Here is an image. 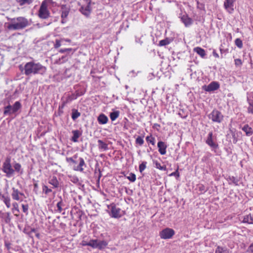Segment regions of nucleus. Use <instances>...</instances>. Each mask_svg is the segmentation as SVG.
<instances>
[{
	"label": "nucleus",
	"instance_id": "obj_31",
	"mask_svg": "<svg viewBox=\"0 0 253 253\" xmlns=\"http://www.w3.org/2000/svg\"><path fill=\"white\" fill-rule=\"evenodd\" d=\"M199 191L201 193L203 194L205 193L207 191V188L202 184H200L197 186Z\"/></svg>",
	"mask_w": 253,
	"mask_h": 253
},
{
	"label": "nucleus",
	"instance_id": "obj_25",
	"mask_svg": "<svg viewBox=\"0 0 253 253\" xmlns=\"http://www.w3.org/2000/svg\"><path fill=\"white\" fill-rule=\"evenodd\" d=\"M97 142L99 149H102L103 150H106L108 149V145L104 142L102 140L99 139Z\"/></svg>",
	"mask_w": 253,
	"mask_h": 253
},
{
	"label": "nucleus",
	"instance_id": "obj_63",
	"mask_svg": "<svg viewBox=\"0 0 253 253\" xmlns=\"http://www.w3.org/2000/svg\"><path fill=\"white\" fill-rule=\"evenodd\" d=\"M34 187H38V184H34Z\"/></svg>",
	"mask_w": 253,
	"mask_h": 253
},
{
	"label": "nucleus",
	"instance_id": "obj_30",
	"mask_svg": "<svg viewBox=\"0 0 253 253\" xmlns=\"http://www.w3.org/2000/svg\"><path fill=\"white\" fill-rule=\"evenodd\" d=\"M4 221L6 223H9L11 221L10 213L9 212L3 213Z\"/></svg>",
	"mask_w": 253,
	"mask_h": 253
},
{
	"label": "nucleus",
	"instance_id": "obj_39",
	"mask_svg": "<svg viewBox=\"0 0 253 253\" xmlns=\"http://www.w3.org/2000/svg\"><path fill=\"white\" fill-rule=\"evenodd\" d=\"M146 140L147 142H150L153 145H155V138L152 137V135L147 136L146 138Z\"/></svg>",
	"mask_w": 253,
	"mask_h": 253
},
{
	"label": "nucleus",
	"instance_id": "obj_41",
	"mask_svg": "<svg viewBox=\"0 0 253 253\" xmlns=\"http://www.w3.org/2000/svg\"><path fill=\"white\" fill-rule=\"evenodd\" d=\"M13 167L16 171L19 172L21 169V166L19 163H16L14 164Z\"/></svg>",
	"mask_w": 253,
	"mask_h": 253
},
{
	"label": "nucleus",
	"instance_id": "obj_24",
	"mask_svg": "<svg viewBox=\"0 0 253 253\" xmlns=\"http://www.w3.org/2000/svg\"><path fill=\"white\" fill-rule=\"evenodd\" d=\"M49 183L53 185L54 188H57L59 186V182L55 176H53L49 179Z\"/></svg>",
	"mask_w": 253,
	"mask_h": 253
},
{
	"label": "nucleus",
	"instance_id": "obj_32",
	"mask_svg": "<svg viewBox=\"0 0 253 253\" xmlns=\"http://www.w3.org/2000/svg\"><path fill=\"white\" fill-rule=\"evenodd\" d=\"M81 115V113L79 112L77 110H73L72 114V118L73 120H75Z\"/></svg>",
	"mask_w": 253,
	"mask_h": 253
},
{
	"label": "nucleus",
	"instance_id": "obj_64",
	"mask_svg": "<svg viewBox=\"0 0 253 253\" xmlns=\"http://www.w3.org/2000/svg\"><path fill=\"white\" fill-rule=\"evenodd\" d=\"M75 180H76V179H74V182H76V181Z\"/></svg>",
	"mask_w": 253,
	"mask_h": 253
},
{
	"label": "nucleus",
	"instance_id": "obj_12",
	"mask_svg": "<svg viewBox=\"0 0 253 253\" xmlns=\"http://www.w3.org/2000/svg\"><path fill=\"white\" fill-rule=\"evenodd\" d=\"M121 209L117 208L115 205H111L110 215L114 218H120L121 217Z\"/></svg>",
	"mask_w": 253,
	"mask_h": 253
},
{
	"label": "nucleus",
	"instance_id": "obj_27",
	"mask_svg": "<svg viewBox=\"0 0 253 253\" xmlns=\"http://www.w3.org/2000/svg\"><path fill=\"white\" fill-rule=\"evenodd\" d=\"M215 253H229V252L226 248L218 246L215 250Z\"/></svg>",
	"mask_w": 253,
	"mask_h": 253
},
{
	"label": "nucleus",
	"instance_id": "obj_47",
	"mask_svg": "<svg viewBox=\"0 0 253 253\" xmlns=\"http://www.w3.org/2000/svg\"><path fill=\"white\" fill-rule=\"evenodd\" d=\"M53 1L52 0H44L42 3V4H44V6H47L48 3H52Z\"/></svg>",
	"mask_w": 253,
	"mask_h": 253
},
{
	"label": "nucleus",
	"instance_id": "obj_8",
	"mask_svg": "<svg viewBox=\"0 0 253 253\" xmlns=\"http://www.w3.org/2000/svg\"><path fill=\"white\" fill-rule=\"evenodd\" d=\"M174 233V231L172 229L166 228L160 232L159 235L162 239H168L171 238Z\"/></svg>",
	"mask_w": 253,
	"mask_h": 253
},
{
	"label": "nucleus",
	"instance_id": "obj_35",
	"mask_svg": "<svg viewBox=\"0 0 253 253\" xmlns=\"http://www.w3.org/2000/svg\"><path fill=\"white\" fill-rule=\"evenodd\" d=\"M154 163L155 164V167L157 169H158L160 170H164L166 169V166H161V164L160 163H159L158 161H154Z\"/></svg>",
	"mask_w": 253,
	"mask_h": 253
},
{
	"label": "nucleus",
	"instance_id": "obj_14",
	"mask_svg": "<svg viewBox=\"0 0 253 253\" xmlns=\"http://www.w3.org/2000/svg\"><path fill=\"white\" fill-rule=\"evenodd\" d=\"M206 143L212 148H217L218 145L215 144L212 140V132H211L208 134Z\"/></svg>",
	"mask_w": 253,
	"mask_h": 253
},
{
	"label": "nucleus",
	"instance_id": "obj_57",
	"mask_svg": "<svg viewBox=\"0 0 253 253\" xmlns=\"http://www.w3.org/2000/svg\"><path fill=\"white\" fill-rule=\"evenodd\" d=\"M249 251L253 253V243L249 246Z\"/></svg>",
	"mask_w": 253,
	"mask_h": 253
},
{
	"label": "nucleus",
	"instance_id": "obj_54",
	"mask_svg": "<svg viewBox=\"0 0 253 253\" xmlns=\"http://www.w3.org/2000/svg\"><path fill=\"white\" fill-rule=\"evenodd\" d=\"M232 136L233 137V143H236L237 142V139L236 137V134H235V133L234 132H232Z\"/></svg>",
	"mask_w": 253,
	"mask_h": 253
},
{
	"label": "nucleus",
	"instance_id": "obj_3",
	"mask_svg": "<svg viewBox=\"0 0 253 253\" xmlns=\"http://www.w3.org/2000/svg\"><path fill=\"white\" fill-rule=\"evenodd\" d=\"M10 162V158L7 157L2 165V171L8 177L11 176L14 172V170L12 168Z\"/></svg>",
	"mask_w": 253,
	"mask_h": 253
},
{
	"label": "nucleus",
	"instance_id": "obj_1",
	"mask_svg": "<svg viewBox=\"0 0 253 253\" xmlns=\"http://www.w3.org/2000/svg\"><path fill=\"white\" fill-rule=\"evenodd\" d=\"M7 19L11 21L8 24L7 27L9 30H21L30 25L28 20L24 17L20 16L14 18H7Z\"/></svg>",
	"mask_w": 253,
	"mask_h": 253
},
{
	"label": "nucleus",
	"instance_id": "obj_18",
	"mask_svg": "<svg viewBox=\"0 0 253 253\" xmlns=\"http://www.w3.org/2000/svg\"><path fill=\"white\" fill-rule=\"evenodd\" d=\"M181 20L186 27H188L192 23V20L187 15H183L180 17Z\"/></svg>",
	"mask_w": 253,
	"mask_h": 253
},
{
	"label": "nucleus",
	"instance_id": "obj_7",
	"mask_svg": "<svg viewBox=\"0 0 253 253\" xmlns=\"http://www.w3.org/2000/svg\"><path fill=\"white\" fill-rule=\"evenodd\" d=\"M50 12L48 10L47 6H44V4L41 5L38 11V16L42 19H46L50 17Z\"/></svg>",
	"mask_w": 253,
	"mask_h": 253
},
{
	"label": "nucleus",
	"instance_id": "obj_22",
	"mask_svg": "<svg viewBox=\"0 0 253 253\" xmlns=\"http://www.w3.org/2000/svg\"><path fill=\"white\" fill-rule=\"evenodd\" d=\"M193 51L196 52L202 58H204L206 55L205 50L200 47H195L193 49Z\"/></svg>",
	"mask_w": 253,
	"mask_h": 253
},
{
	"label": "nucleus",
	"instance_id": "obj_19",
	"mask_svg": "<svg viewBox=\"0 0 253 253\" xmlns=\"http://www.w3.org/2000/svg\"><path fill=\"white\" fill-rule=\"evenodd\" d=\"M242 130L246 133L247 136H251L253 134V130L252 128L248 125H245L242 128Z\"/></svg>",
	"mask_w": 253,
	"mask_h": 253
},
{
	"label": "nucleus",
	"instance_id": "obj_60",
	"mask_svg": "<svg viewBox=\"0 0 253 253\" xmlns=\"http://www.w3.org/2000/svg\"><path fill=\"white\" fill-rule=\"evenodd\" d=\"M20 196H24V193H21V192H20L19 196L20 197Z\"/></svg>",
	"mask_w": 253,
	"mask_h": 253
},
{
	"label": "nucleus",
	"instance_id": "obj_37",
	"mask_svg": "<svg viewBox=\"0 0 253 253\" xmlns=\"http://www.w3.org/2000/svg\"><path fill=\"white\" fill-rule=\"evenodd\" d=\"M63 206L64 204L62 202V200L61 199V200L57 204V210L59 212H61L62 211V207Z\"/></svg>",
	"mask_w": 253,
	"mask_h": 253
},
{
	"label": "nucleus",
	"instance_id": "obj_6",
	"mask_svg": "<svg viewBox=\"0 0 253 253\" xmlns=\"http://www.w3.org/2000/svg\"><path fill=\"white\" fill-rule=\"evenodd\" d=\"M108 243L107 242L105 241H99L98 240H90L89 241V246L91 247L94 249H98L99 250H102L107 245Z\"/></svg>",
	"mask_w": 253,
	"mask_h": 253
},
{
	"label": "nucleus",
	"instance_id": "obj_45",
	"mask_svg": "<svg viewBox=\"0 0 253 253\" xmlns=\"http://www.w3.org/2000/svg\"><path fill=\"white\" fill-rule=\"evenodd\" d=\"M230 178V180L234 184H235L236 185H238L239 184H238V182H239V180L238 179H237L236 178H235V177L234 176H232L231 177L229 178Z\"/></svg>",
	"mask_w": 253,
	"mask_h": 253
},
{
	"label": "nucleus",
	"instance_id": "obj_2",
	"mask_svg": "<svg viewBox=\"0 0 253 253\" xmlns=\"http://www.w3.org/2000/svg\"><path fill=\"white\" fill-rule=\"evenodd\" d=\"M46 70L45 67L39 63L31 61L27 63L24 66V73L26 76L32 74H43Z\"/></svg>",
	"mask_w": 253,
	"mask_h": 253
},
{
	"label": "nucleus",
	"instance_id": "obj_13",
	"mask_svg": "<svg viewBox=\"0 0 253 253\" xmlns=\"http://www.w3.org/2000/svg\"><path fill=\"white\" fill-rule=\"evenodd\" d=\"M158 151L161 155H165L166 154V149L167 145L163 141H159L157 144Z\"/></svg>",
	"mask_w": 253,
	"mask_h": 253
},
{
	"label": "nucleus",
	"instance_id": "obj_42",
	"mask_svg": "<svg viewBox=\"0 0 253 253\" xmlns=\"http://www.w3.org/2000/svg\"><path fill=\"white\" fill-rule=\"evenodd\" d=\"M135 142L136 144H139V145H142L144 143V140L141 136H138Z\"/></svg>",
	"mask_w": 253,
	"mask_h": 253
},
{
	"label": "nucleus",
	"instance_id": "obj_23",
	"mask_svg": "<svg viewBox=\"0 0 253 253\" xmlns=\"http://www.w3.org/2000/svg\"><path fill=\"white\" fill-rule=\"evenodd\" d=\"M1 199L5 204L7 208L10 207V199L9 196L2 195L1 196Z\"/></svg>",
	"mask_w": 253,
	"mask_h": 253
},
{
	"label": "nucleus",
	"instance_id": "obj_16",
	"mask_svg": "<svg viewBox=\"0 0 253 253\" xmlns=\"http://www.w3.org/2000/svg\"><path fill=\"white\" fill-rule=\"evenodd\" d=\"M242 222L248 224H253V214L249 213V214L244 215L241 217Z\"/></svg>",
	"mask_w": 253,
	"mask_h": 253
},
{
	"label": "nucleus",
	"instance_id": "obj_34",
	"mask_svg": "<svg viewBox=\"0 0 253 253\" xmlns=\"http://www.w3.org/2000/svg\"><path fill=\"white\" fill-rule=\"evenodd\" d=\"M249 106L248 107V113L253 114V102L252 101L248 100Z\"/></svg>",
	"mask_w": 253,
	"mask_h": 253
},
{
	"label": "nucleus",
	"instance_id": "obj_55",
	"mask_svg": "<svg viewBox=\"0 0 253 253\" xmlns=\"http://www.w3.org/2000/svg\"><path fill=\"white\" fill-rule=\"evenodd\" d=\"M74 95L76 96V98H77L78 97L81 96L84 94V93H80L78 91H76L75 93H74Z\"/></svg>",
	"mask_w": 253,
	"mask_h": 253
},
{
	"label": "nucleus",
	"instance_id": "obj_49",
	"mask_svg": "<svg viewBox=\"0 0 253 253\" xmlns=\"http://www.w3.org/2000/svg\"><path fill=\"white\" fill-rule=\"evenodd\" d=\"M169 176H175L177 177H179V173L178 171V169L170 174Z\"/></svg>",
	"mask_w": 253,
	"mask_h": 253
},
{
	"label": "nucleus",
	"instance_id": "obj_38",
	"mask_svg": "<svg viewBox=\"0 0 253 253\" xmlns=\"http://www.w3.org/2000/svg\"><path fill=\"white\" fill-rule=\"evenodd\" d=\"M146 162H143L139 166V170L140 172H142L146 168Z\"/></svg>",
	"mask_w": 253,
	"mask_h": 253
},
{
	"label": "nucleus",
	"instance_id": "obj_17",
	"mask_svg": "<svg viewBox=\"0 0 253 253\" xmlns=\"http://www.w3.org/2000/svg\"><path fill=\"white\" fill-rule=\"evenodd\" d=\"M12 190L11 196L12 199L16 201H22L23 199L19 196L20 191L14 187L12 188Z\"/></svg>",
	"mask_w": 253,
	"mask_h": 253
},
{
	"label": "nucleus",
	"instance_id": "obj_44",
	"mask_svg": "<svg viewBox=\"0 0 253 253\" xmlns=\"http://www.w3.org/2000/svg\"><path fill=\"white\" fill-rule=\"evenodd\" d=\"M13 208L12 209V211L13 212H14L15 211H17V212H19V209H18V205L17 203L14 202L12 204Z\"/></svg>",
	"mask_w": 253,
	"mask_h": 253
},
{
	"label": "nucleus",
	"instance_id": "obj_62",
	"mask_svg": "<svg viewBox=\"0 0 253 253\" xmlns=\"http://www.w3.org/2000/svg\"><path fill=\"white\" fill-rule=\"evenodd\" d=\"M65 41L67 42H71V40H69V39H67V40H65Z\"/></svg>",
	"mask_w": 253,
	"mask_h": 253
},
{
	"label": "nucleus",
	"instance_id": "obj_59",
	"mask_svg": "<svg viewBox=\"0 0 253 253\" xmlns=\"http://www.w3.org/2000/svg\"><path fill=\"white\" fill-rule=\"evenodd\" d=\"M72 158H73L74 160L77 159L78 158V155L77 154L74 155Z\"/></svg>",
	"mask_w": 253,
	"mask_h": 253
},
{
	"label": "nucleus",
	"instance_id": "obj_53",
	"mask_svg": "<svg viewBox=\"0 0 253 253\" xmlns=\"http://www.w3.org/2000/svg\"><path fill=\"white\" fill-rule=\"evenodd\" d=\"M197 7L200 9H203L204 8V5L203 4L200 3L197 1Z\"/></svg>",
	"mask_w": 253,
	"mask_h": 253
},
{
	"label": "nucleus",
	"instance_id": "obj_29",
	"mask_svg": "<svg viewBox=\"0 0 253 253\" xmlns=\"http://www.w3.org/2000/svg\"><path fill=\"white\" fill-rule=\"evenodd\" d=\"M120 112L119 111H114L111 112L110 114V117L112 121H115L117 118L119 117Z\"/></svg>",
	"mask_w": 253,
	"mask_h": 253
},
{
	"label": "nucleus",
	"instance_id": "obj_4",
	"mask_svg": "<svg viewBox=\"0 0 253 253\" xmlns=\"http://www.w3.org/2000/svg\"><path fill=\"white\" fill-rule=\"evenodd\" d=\"M21 107V105L19 101L15 102L13 106L10 105L5 106L4 108V115H10L16 113Z\"/></svg>",
	"mask_w": 253,
	"mask_h": 253
},
{
	"label": "nucleus",
	"instance_id": "obj_33",
	"mask_svg": "<svg viewBox=\"0 0 253 253\" xmlns=\"http://www.w3.org/2000/svg\"><path fill=\"white\" fill-rule=\"evenodd\" d=\"M34 0H19L18 3L22 6L24 4H30Z\"/></svg>",
	"mask_w": 253,
	"mask_h": 253
},
{
	"label": "nucleus",
	"instance_id": "obj_9",
	"mask_svg": "<svg viewBox=\"0 0 253 253\" xmlns=\"http://www.w3.org/2000/svg\"><path fill=\"white\" fill-rule=\"evenodd\" d=\"M236 0H224V8L229 13L231 14L234 10V3Z\"/></svg>",
	"mask_w": 253,
	"mask_h": 253
},
{
	"label": "nucleus",
	"instance_id": "obj_11",
	"mask_svg": "<svg viewBox=\"0 0 253 253\" xmlns=\"http://www.w3.org/2000/svg\"><path fill=\"white\" fill-rule=\"evenodd\" d=\"M219 87V84L216 82H212L208 85H205L203 88L207 91H212L217 90Z\"/></svg>",
	"mask_w": 253,
	"mask_h": 253
},
{
	"label": "nucleus",
	"instance_id": "obj_58",
	"mask_svg": "<svg viewBox=\"0 0 253 253\" xmlns=\"http://www.w3.org/2000/svg\"><path fill=\"white\" fill-rule=\"evenodd\" d=\"M213 55L215 57H216V58H218L219 57L218 54L216 52H215L214 51H213Z\"/></svg>",
	"mask_w": 253,
	"mask_h": 253
},
{
	"label": "nucleus",
	"instance_id": "obj_46",
	"mask_svg": "<svg viewBox=\"0 0 253 253\" xmlns=\"http://www.w3.org/2000/svg\"><path fill=\"white\" fill-rule=\"evenodd\" d=\"M235 64L237 66H241L242 65V62L240 59H235Z\"/></svg>",
	"mask_w": 253,
	"mask_h": 253
},
{
	"label": "nucleus",
	"instance_id": "obj_36",
	"mask_svg": "<svg viewBox=\"0 0 253 253\" xmlns=\"http://www.w3.org/2000/svg\"><path fill=\"white\" fill-rule=\"evenodd\" d=\"M235 45L239 48H241L243 47V42L240 39H236L235 41Z\"/></svg>",
	"mask_w": 253,
	"mask_h": 253
},
{
	"label": "nucleus",
	"instance_id": "obj_50",
	"mask_svg": "<svg viewBox=\"0 0 253 253\" xmlns=\"http://www.w3.org/2000/svg\"><path fill=\"white\" fill-rule=\"evenodd\" d=\"M66 161L67 162H72L73 164H76V161H75V160L73 159V158L70 157V158H66Z\"/></svg>",
	"mask_w": 253,
	"mask_h": 253
},
{
	"label": "nucleus",
	"instance_id": "obj_26",
	"mask_svg": "<svg viewBox=\"0 0 253 253\" xmlns=\"http://www.w3.org/2000/svg\"><path fill=\"white\" fill-rule=\"evenodd\" d=\"M76 99H77L76 96L75 95H74V94L73 93L71 95H69L67 97L66 100L63 102V105H65L66 104H67V103L70 102L71 101H72V100H75Z\"/></svg>",
	"mask_w": 253,
	"mask_h": 253
},
{
	"label": "nucleus",
	"instance_id": "obj_21",
	"mask_svg": "<svg viewBox=\"0 0 253 253\" xmlns=\"http://www.w3.org/2000/svg\"><path fill=\"white\" fill-rule=\"evenodd\" d=\"M97 120L99 124L104 125L107 123L108 121V119L107 117L104 114H101L98 117Z\"/></svg>",
	"mask_w": 253,
	"mask_h": 253
},
{
	"label": "nucleus",
	"instance_id": "obj_52",
	"mask_svg": "<svg viewBox=\"0 0 253 253\" xmlns=\"http://www.w3.org/2000/svg\"><path fill=\"white\" fill-rule=\"evenodd\" d=\"M72 50V48H65V49H61L59 50V52L61 53H64L66 51H70Z\"/></svg>",
	"mask_w": 253,
	"mask_h": 253
},
{
	"label": "nucleus",
	"instance_id": "obj_56",
	"mask_svg": "<svg viewBox=\"0 0 253 253\" xmlns=\"http://www.w3.org/2000/svg\"><path fill=\"white\" fill-rule=\"evenodd\" d=\"M82 245L84 246H89V242H87L85 241H83L82 242Z\"/></svg>",
	"mask_w": 253,
	"mask_h": 253
},
{
	"label": "nucleus",
	"instance_id": "obj_5",
	"mask_svg": "<svg viewBox=\"0 0 253 253\" xmlns=\"http://www.w3.org/2000/svg\"><path fill=\"white\" fill-rule=\"evenodd\" d=\"M209 119L217 123H221L223 119V116L217 110H213L209 115Z\"/></svg>",
	"mask_w": 253,
	"mask_h": 253
},
{
	"label": "nucleus",
	"instance_id": "obj_48",
	"mask_svg": "<svg viewBox=\"0 0 253 253\" xmlns=\"http://www.w3.org/2000/svg\"><path fill=\"white\" fill-rule=\"evenodd\" d=\"M61 46V41L56 40L55 41V43L54 44V47L57 48Z\"/></svg>",
	"mask_w": 253,
	"mask_h": 253
},
{
	"label": "nucleus",
	"instance_id": "obj_40",
	"mask_svg": "<svg viewBox=\"0 0 253 253\" xmlns=\"http://www.w3.org/2000/svg\"><path fill=\"white\" fill-rule=\"evenodd\" d=\"M127 178L131 182H134L136 180V176L133 173H130Z\"/></svg>",
	"mask_w": 253,
	"mask_h": 253
},
{
	"label": "nucleus",
	"instance_id": "obj_51",
	"mask_svg": "<svg viewBox=\"0 0 253 253\" xmlns=\"http://www.w3.org/2000/svg\"><path fill=\"white\" fill-rule=\"evenodd\" d=\"M22 207L24 212H26L28 211L29 208L28 205H22Z\"/></svg>",
	"mask_w": 253,
	"mask_h": 253
},
{
	"label": "nucleus",
	"instance_id": "obj_10",
	"mask_svg": "<svg viewBox=\"0 0 253 253\" xmlns=\"http://www.w3.org/2000/svg\"><path fill=\"white\" fill-rule=\"evenodd\" d=\"M61 18L62 23H65L66 22V19L69 15L70 11V8L65 4H62L61 6Z\"/></svg>",
	"mask_w": 253,
	"mask_h": 253
},
{
	"label": "nucleus",
	"instance_id": "obj_15",
	"mask_svg": "<svg viewBox=\"0 0 253 253\" xmlns=\"http://www.w3.org/2000/svg\"><path fill=\"white\" fill-rule=\"evenodd\" d=\"M84 167H86L83 158H79V164L78 166L74 167V169L76 171L83 172L84 170Z\"/></svg>",
	"mask_w": 253,
	"mask_h": 253
},
{
	"label": "nucleus",
	"instance_id": "obj_43",
	"mask_svg": "<svg viewBox=\"0 0 253 253\" xmlns=\"http://www.w3.org/2000/svg\"><path fill=\"white\" fill-rule=\"evenodd\" d=\"M42 191L45 194H48L49 193L52 192V190L48 188L46 185H43L42 187Z\"/></svg>",
	"mask_w": 253,
	"mask_h": 253
},
{
	"label": "nucleus",
	"instance_id": "obj_28",
	"mask_svg": "<svg viewBox=\"0 0 253 253\" xmlns=\"http://www.w3.org/2000/svg\"><path fill=\"white\" fill-rule=\"evenodd\" d=\"M171 40L169 38H166L164 40H161L159 42V45L160 46H165L168 45L170 43Z\"/></svg>",
	"mask_w": 253,
	"mask_h": 253
},
{
	"label": "nucleus",
	"instance_id": "obj_20",
	"mask_svg": "<svg viewBox=\"0 0 253 253\" xmlns=\"http://www.w3.org/2000/svg\"><path fill=\"white\" fill-rule=\"evenodd\" d=\"M72 132L73 136L71 138V140L74 142H78V138L82 135V132L79 130H73Z\"/></svg>",
	"mask_w": 253,
	"mask_h": 253
},
{
	"label": "nucleus",
	"instance_id": "obj_61",
	"mask_svg": "<svg viewBox=\"0 0 253 253\" xmlns=\"http://www.w3.org/2000/svg\"><path fill=\"white\" fill-rule=\"evenodd\" d=\"M31 232H36V229L35 228H33L31 229Z\"/></svg>",
	"mask_w": 253,
	"mask_h": 253
}]
</instances>
